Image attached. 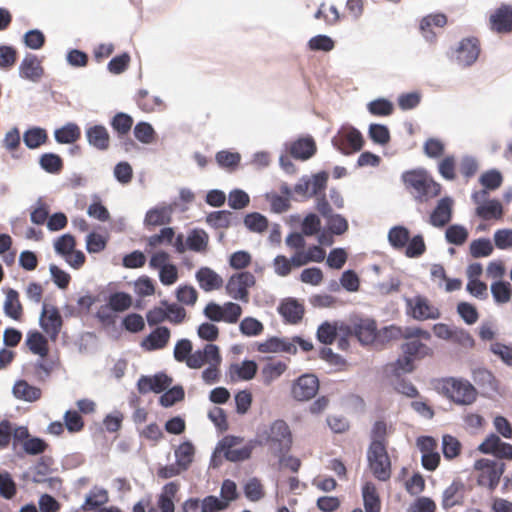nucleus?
Segmentation results:
<instances>
[{"label": "nucleus", "instance_id": "f257e3e1", "mask_svg": "<svg viewBox=\"0 0 512 512\" xmlns=\"http://www.w3.org/2000/svg\"><path fill=\"white\" fill-rule=\"evenodd\" d=\"M401 180L405 189L419 203H427L439 196L441 186L424 169H412L402 173Z\"/></svg>", "mask_w": 512, "mask_h": 512}, {"label": "nucleus", "instance_id": "f03ea898", "mask_svg": "<svg viewBox=\"0 0 512 512\" xmlns=\"http://www.w3.org/2000/svg\"><path fill=\"white\" fill-rule=\"evenodd\" d=\"M369 468L380 481H387L391 477V461L387 453L386 444L371 442L367 451Z\"/></svg>", "mask_w": 512, "mask_h": 512}, {"label": "nucleus", "instance_id": "7ed1b4c3", "mask_svg": "<svg viewBox=\"0 0 512 512\" xmlns=\"http://www.w3.org/2000/svg\"><path fill=\"white\" fill-rule=\"evenodd\" d=\"M266 436L259 435L260 443H269L275 455L287 452L292 444V437L288 425L283 419H277L270 427Z\"/></svg>", "mask_w": 512, "mask_h": 512}, {"label": "nucleus", "instance_id": "20e7f679", "mask_svg": "<svg viewBox=\"0 0 512 512\" xmlns=\"http://www.w3.org/2000/svg\"><path fill=\"white\" fill-rule=\"evenodd\" d=\"M445 394L455 403L469 405L476 400L477 391L474 386L466 380L455 378L446 379L443 382Z\"/></svg>", "mask_w": 512, "mask_h": 512}, {"label": "nucleus", "instance_id": "39448f33", "mask_svg": "<svg viewBox=\"0 0 512 512\" xmlns=\"http://www.w3.org/2000/svg\"><path fill=\"white\" fill-rule=\"evenodd\" d=\"M243 442V438L238 436L228 435L225 436L217 445L213 454V459L217 457V454L223 453L224 457L232 462L243 461L250 458L253 445L247 444L241 448H235Z\"/></svg>", "mask_w": 512, "mask_h": 512}, {"label": "nucleus", "instance_id": "423d86ee", "mask_svg": "<svg viewBox=\"0 0 512 512\" xmlns=\"http://www.w3.org/2000/svg\"><path fill=\"white\" fill-rule=\"evenodd\" d=\"M255 276L248 271L233 274L227 281L226 292L235 300L247 303L249 288L255 285Z\"/></svg>", "mask_w": 512, "mask_h": 512}, {"label": "nucleus", "instance_id": "0eeeda50", "mask_svg": "<svg viewBox=\"0 0 512 512\" xmlns=\"http://www.w3.org/2000/svg\"><path fill=\"white\" fill-rule=\"evenodd\" d=\"M347 335H354L361 344H372L377 336L376 322L368 318H358L350 324L340 327Z\"/></svg>", "mask_w": 512, "mask_h": 512}, {"label": "nucleus", "instance_id": "6e6552de", "mask_svg": "<svg viewBox=\"0 0 512 512\" xmlns=\"http://www.w3.org/2000/svg\"><path fill=\"white\" fill-rule=\"evenodd\" d=\"M474 468L478 471V484L494 489L503 474V464L489 459L477 460Z\"/></svg>", "mask_w": 512, "mask_h": 512}, {"label": "nucleus", "instance_id": "1a4fd4ad", "mask_svg": "<svg viewBox=\"0 0 512 512\" xmlns=\"http://www.w3.org/2000/svg\"><path fill=\"white\" fill-rule=\"evenodd\" d=\"M334 146L344 154H352L362 149V134L353 127H343L333 138Z\"/></svg>", "mask_w": 512, "mask_h": 512}, {"label": "nucleus", "instance_id": "9d476101", "mask_svg": "<svg viewBox=\"0 0 512 512\" xmlns=\"http://www.w3.org/2000/svg\"><path fill=\"white\" fill-rule=\"evenodd\" d=\"M406 311L409 316L419 321L435 320L441 315L439 309L421 295L406 299Z\"/></svg>", "mask_w": 512, "mask_h": 512}, {"label": "nucleus", "instance_id": "9b49d317", "mask_svg": "<svg viewBox=\"0 0 512 512\" xmlns=\"http://www.w3.org/2000/svg\"><path fill=\"white\" fill-rule=\"evenodd\" d=\"M320 387L319 379L316 375L306 373L293 381L291 386V396L296 401H308L315 397Z\"/></svg>", "mask_w": 512, "mask_h": 512}, {"label": "nucleus", "instance_id": "f8f14e48", "mask_svg": "<svg viewBox=\"0 0 512 512\" xmlns=\"http://www.w3.org/2000/svg\"><path fill=\"white\" fill-rule=\"evenodd\" d=\"M63 325L62 317L56 307L43 305L40 326L51 341H56Z\"/></svg>", "mask_w": 512, "mask_h": 512}, {"label": "nucleus", "instance_id": "ddd939ff", "mask_svg": "<svg viewBox=\"0 0 512 512\" xmlns=\"http://www.w3.org/2000/svg\"><path fill=\"white\" fill-rule=\"evenodd\" d=\"M480 41L476 37H467L459 42L456 53V60L459 65L469 67L474 64L480 54Z\"/></svg>", "mask_w": 512, "mask_h": 512}, {"label": "nucleus", "instance_id": "4468645a", "mask_svg": "<svg viewBox=\"0 0 512 512\" xmlns=\"http://www.w3.org/2000/svg\"><path fill=\"white\" fill-rule=\"evenodd\" d=\"M172 382L173 379L170 376L161 372L153 376H141L137 382V388L141 394L162 393L171 386Z\"/></svg>", "mask_w": 512, "mask_h": 512}, {"label": "nucleus", "instance_id": "2eb2a0df", "mask_svg": "<svg viewBox=\"0 0 512 512\" xmlns=\"http://www.w3.org/2000/svg\"><path fill=\"white\" fill-rule=\"evenodd\" d=\"M479 450L486 454H493L501 459L512 460V445L502 442L495 434H490L479 445Z\"/></svg>", "mask_w": 512, "mask_h": 512}, {"label": "nucleus", "instance_id": "dca6fc26", "mask_svg": "<svg viewBox=\"0 0 512 512\" xmlns=\"http://www.w3.org/2000/svg\"><path fill=\"white\" fill-rule=\"evenodd\" d=\"M491 30L497 33H509L512 31V7L502 5L497 8L489 18Z\"/></svg>", "mask_w": 512, "mask_h": 512}, {"label": "nucleus", "instance_id": "f3484780", "mask_svg": "<svg viewBox=\"0 0 512 512\" xmlns=\"http://www.w3.org/2000/svg\"><path fill=\"white\" fill-rule=\"evenodd\" d=\"M60 366L61 361L58 355L39 357V359L33 364L34 377L40 382H45Z\"/></svg>", "mask_w": 512, "mask_h": 512}, {"label": "nucleus", "instance_id": "a211bd4d", "mask_svg": "<svg viewBox=\"0 0 512 512\" xmlns=\"http://www.w3.org/2000/svg\"><path fill=\"white\" fill-rule=\"evenodd\" d=\"M195 278L199 287L205 292H211L222 288L223 278L210 267H201L197 270Z\"/></svg>", "mask_w": 512, "mask_h": 512}, {"label": "nucleus", "instance_id": "6ab92c4d", "mask_svg": "<svg viewBox=\"0 0 512 512\" xmlns=\"http://www.w3.org/2000/svg\"><path fill=\"white\" fill-rule=\"evenodd\" d=\"M219 348L214 344H206L203 350H197L191 353L187 359L186 365L191 369H199L203 365L208 364L211 360L219 358Z\"/></svg>", "mask_w": 512, "mask_h": 512}, {"label": "nucleus", "instance_id": "aec40b11", "mask_svg": "<svg viewBox=\"0 0 512 512\" xmlns=\"http://www.w3.org/2000/svg\"><path fill=\"white\" fill-rule=\"evenodd\" d=\"M383 338L387 340L399 339V338H423L424 340H429L431 338V334L418 327H406L405 329H401L396 326H390L383 329L382 332Z\"/></svg>", "mask_w": 512, "mask_h": 512}, {"label": "nucleus", "instance_id": "412c9836", "mask_svg": "<svg viewBox=\"0 0 512 512\" xmlns=\"http://www.w3.org/2000/svg\"><path fill=\"white\" fill-rule=\"evenodd\" d=\"M361 495L364 512H381L382 501L376 485L367 481L362 485Z\"/></svg>", "mask_w": 512, "mask_h": 512}, {"label": "nucleus", "instance_id": "4be33fe9", "mask_svg": "<svg viewBox=\"0 0 512 512\" xmlns=\"http://www.w3.org/2000/svg\"><path fill=\"white\" fill-rule=\"evenodd\" d=\"M278 312L284 318L285 322L297 324L302 320L305 308L296 299L288 298L281 302L278 307Z\"/></svg>", "mask_w": 512, "mask_h": 512}, {"label": "nucleus", "instance_id": "5701e85b", "mask_svg": "<svg viewBox=\"0 0 512 512\" xmlns=\"http://www.w3.org/2000/svg\"><path fill=\"white\" fill-rule=\"evenodd\" d=\"M453 201L449 197L441 198L430 215V224L444 227L451 221Z\"/></svg>", "mask_w": 512, "mask_h": 512}, {"label": "nucleus", "instance_id": "b1692460", "mask_svg": "<svg viewBox=\"0 0 512 512\" xmlns=\"http://www.w3.org/2000/svg\"><path fill=\"white\" fill-rule=\"evenodd\" d=\"M44 73L41 62L37 56L28 54L22 60L19 66V74L22 78L37 82L40 80Z\"/></svg>", "mask_w": 512, "mask_h": 512}, {"label": "nucleus", "instance_id": "393cba45", "mask_svg": "<svg viewBox=\"0 0 512 512\" xmlns=\"http://www.w3.org/2000/svg\"><path fill=\"white\" fill-rule=\"evenodd\" d=\"M25 346L32 354L39 357H46L49 355L50 348L48 338L37 330H31L27 333Z\"/></svg>", "mask_w": 512, "mask_h": 512}, {"label": "nucleus", "instance_id": "a878e982", "mask_svg": "<svg viewBox=\"0 0 512 512\" xmlns=\"http://www.w3.org/2000/svg\"><path fill=\"white\" fill-rule=\"evenodd\" d=\"M88 143L98 150L105 151L110 146V135L103 125H94L86 130Z\"/></svg>", "mask_w": 512, "mask_h": 512}, {"label": "nucleus", "instance_id": "bb28decb", "mask_svg": "<svg viewBox=\"0 0 512 512\" xmlns=\"http://www.w3.org/2000/svg\"><path fill=\"white\" fill-rule=\"evenodd\" d=\"M170 339V330L165 326L154 329L143 341V346L149 350H160L166 347Z\"/></svg>", "mask_w": 512, "mask_h": 512}, {"label": "nucleus", "instance_id": "cd10ccee", "mask_svg": "<svg viewBox=\"0 0 512 512\" xmlns=\"http://www.w3.org/2000/svg\"><path fill=\"white\" fill-rule=\"evenodd\" d=\"M474 383L484 392L493 393L498 391V381L487 369L478 368L473 371Z\"/></svg>", "mask_w": 512, "mask_h": 512}, {"label": "nucleus", "instance_id": "c85d7f7f", "mask_svg": "<svg viewBox=\"0 0 512 512\" xmlns=\"http://www.w3.org/2000/svg\"><path fill=\"white\" fill-rule=\"evenodd\" d=\"M257 372V365L254 361H243L241 364H231L228 370L232 381L251 380Z\"/></svg>", "mask_w": 512, "mask_h": 512}, {"label": "nucleus", "instance_id": "c756f323", "mask_svg": "<svg viewBox=\"0 0 512 512\" xmlns=\"http://www.w3.org/2000/svg\"><path fill=\"white\" fill-rule=\"evenodd\" d=\"M3 309L7 317L18 322L22 321L23 307L19 300V294L16 290L10 289L7 292Z\"/></svg>", "mask_w": 512, "mask_h": 512}, {"label": "nucleus", "instance_id": "7c9ffc66", "mask_svg": "<svg viewBox=\"0 0 512 512\" xmlns=\"http://www.w3.org/2000/svg\"><path fill=\"white\" fill-rule=\"evenodd\" d=\"M325 256L326 252L322 247L318 245L310 246L308 250H304V252L294 253L295 267H302L310 262H322Z\"/></svg>", "mask_w": 512, "mask_h": 512}, {"label": "nucleus", "instance_id": "2f4dec72", "mask_svg": "<svg viewBox=\"0 0 512 512\" xmlns=\"http://www.w3.org/2000/svg\"><path fill=\"white\" fill-rule=\"evenodd\" d=\"M316 153V144L312 138H301L293 142L290 154L300 160H307Z\"/></svg>", "mask_w": 512, "mask_h": 512}, {"label": "nucleus", "instance_id": "473e14b6", "mask_svg": "<svg viewBox=\"0 0 512 512\" xmlns=\"http://www.w3.org/2000/svg\"><path fill=\"white\" fill-rule=\"evenodd\" d=\"M188 250L197 253H206L208 250L209 236L202 229H193L186 238Z\"/></svg>", "mask_w": 512, "mask_h": 512}, {"label": "nucleus", "instance_id": "72a5a7b5", "mask_svg": "<svg viewBox=\"0 0 512 512\" xmlns=\"http://www.w3.org/2000/svg\"><path fill=\"white\" fill-rule=\"evenodd\" d=\"M463 484L459 482H453L443 492L442 496V507L444 509H450L454 506L461 505L463 502Z\"/></svg>", "mask_w": 512, "mask_h": 512}, {"label": "nucleus", "instance_id": "f704fd0d", "mask_svg": "<svg viewBox=\"0 0 512 512\" xmlns=\"http://www.w3.org/2000/svg\"><path fill=\"white\" fill-rule=\"evenodd\" d=\"M136 101L138 107L146 113L160 111L164 108V102L159 97L151 95L147 90H140Z\"/></svg>", "mask_w": 512, "mask_h": 512}, {"label": "nucleus", "instance_id": "c9c22d12", "mask_svg": "<svg viewBox=\"0 0 512 512\" xmlns=\"http://www.w3.org/2000/svg\"><path fill=\"white\" fill-rule=\"evenodd\" d=\"M13 394L16 398L25 401H36L41 397V389L30 385L25 380H19L14 384Z\"/></svg>", "mask_w": 512, "mask_h": 512}, {"label": "nucleus", "instance_id": "e433bc0d", "mask_svg": "<svg viewBox=\"0 0 512 512\" xmlns=\"http://www.w3.org/2000/svg\"><path fill=\"white\" fill-rule=\"evenodd\" d=\"M476 214L484 220H498L503 216V207L498 200H488L476 208Z\"/></svg>", "mask_w": 512, "mask_h": 512}, {"label": "nucleus", "instance_id": "4c0bfd02", "mask_svg": "<svg viewBox=\"0 0 512 512\" xmlns=\"http://www.w3.org/2000/svg\"><path fill=\"white\" fill-rule=\"evenodd\" d=\"M171 208L159 207L150 209L145 215V224L149 226H160L171 221Z\"/></svg>", "mask_w": 512, "mask_h": 512}, {"label": "nucleus", "instance_id": "58836bf2", "mask_svg": "<svg viewBox=\"0 0 512 512\" xmlns=\"http://www.w3.org/2000/svg\"><path fill=\"white\" fill-rule=\"evenodd\" d=\"M496 304H506L512 299V285L507 281H495L490 286Z\"/></svg>", "mask_w": 512, "mask_h": 512}, {"label": "nucleus", "instance_id": "ea45409f", "mask_svg": "<svg viewBox=\"0 0 512 512\" xmlns=\"http://www.w3.org/2000/svg\"><path fill=\"white\" fill-rule=\"evenodd\" d=\"M54 136L58 143L71 144L76 142L80 138L81 132L76 124L68 123L63 127L57 129L54 133Z\"/></svg>", "mask_w": 512, "mask_h": 512}, {"label": "nucleus", "instance_id": "a19ab883", "mask_svg": "<svg viewBox=\"0 0 512 512\" xmlns=\"http://www.w3.org/2000/svg\"><path fill=\"white\" fill-rule=\"evenodd\" d=\"M109 500L107 490L99 487L91 489L82 506L84 511H90L107 503Z\"/></svg>", "mask_w": 512, "mask_h": 512}, {"label": "nucleus", "instance_id": "79ce46f5", "mask_svg": "<svg viewBox=\"0 0 512 512\" xmlns=\"http://www.w3.org/2000/svg\"><path fill=\"white\" fill-rule=\"evenodd\" d=\"M411 340L402 345L403 354H408L416 359H421L427 355H430L431 349L424 343L420 338H410Z\"/></svg>", "mask_w": 512, "mask_h": 512}, {"label": "nucleus", "instance_id": "37998d69", "mask_svg": "<svg viewBox=\"0 0 512 512\" xmlns=\"http://www.w3.org/2000/svg\"><path fill=\"white\" fill-rule=\"evenodd\" d=\"M48 140V135L45 129L34 127L28 129L23 135L25 145L30 149H36L45 144Z\"/></svg>", "mask_w": 512, "mask_h": 512}, {"label": "nucleus", "instance_id": "c03bdc74", "mask_svg": "<svg viewBox=\"0 0 512 512\" xmlns=\"http://www.w3.org/2000/svg\"><path fill=\"white\" fill-rule=\"evenodd\" d=\"M194 454L195 448L192 443L183 442L175 450L176 462L186 471L193 462Z\"/></svg>", "mask_w": 512, "mask_h": 512}, {"label": "nucleus", "instance_id": "a18cd8bd", "mask_svg": "<svg viewBox=\"0 0 512 512\" xmlns=\"http://www.w3.org/2000/svg\"><path fill=\"white\" fill-rule=\"evenodd\" d=\"M410 232L404 226H395L389 230L388 240L395 249H404L409 241Z\"/></svg>", "mask_w": 512, "mask_h": 512}, {"label": "nucleus", "instance_id": "49530a36", "mask_svg": "<svg viewBox=\"0 0 512 512\" xmlns=\"http://www.w3.org/2000/svg\"><path fill=\"white\" fill-rule=\"evenodd\" d=\"M133 122V118L130 115L123 112H119L115 114L110 124L113 130L118 134V136L122 137L130 132L133 126Z\"/></svg>", "mask_w": 512, "mask_h": 512}, {"label": "nucleus", "instance_id": "de8ad7c7", "mask_svg": "<svg viewBox=\"0 0 512 512\" xmlns=\"http://www.w3.org/2000/svg\"><path fill=\"white\" fill-rule=\"evenodd\" d=\"M39 164L43 170L51 174H58L63 169V160L55 153H44L39 159Z\"/></svg>", "mask_w": 512, "mask_h": 512}, {"label": "nucleus", "instance_id": "09e8293b", "mask_svg": "<svg viewBox=\"0 0 512 512\" xmlns=\"http://www.w3.org/2000/svg\"><path fill=\"white\" fill-rule=\"evenodd\" d=\"M338 325L336 322H323L317 329V339L320 343L330 345L334 343L337 337Z\"/></svg>", "mask_w": 512, "mask_h": 512}, {"label": "nucleus", "instance_id": "8fccbe9b", "mask_svg": "<svg viewBox=\"0 0 512 512\" xmlns=\"http://www.w3.org/2000/svg\"><path fill=\"white\" fill-rule=\"evenodd\" d=\"M17 494V485L12 475L6 470H0V496L12 499Z\"/></svg>", "mask_w": 512, "mask_h": 512}, {"label": "nucleus", "instance_id": "3c124183", "mask_svg": "<svg viewBox=\"0 0 512 512\" xmlns=\"http://www.w3.org/2000/svg\"><path fill=\"white\" fill-rule=\"evenodd\" d=\"M469 237L468 230L459 224L449 226L445 232V238L448 243L461 246Z\"/></svg>", "mask_w": 512, "mask_h": 512}, {"label": "nucleus", "instance_id": "603ef678", "mask_svg": "<svg viewBox=\"0 0 512 512\" xmlns=\"http://www.w3.org/2000/svg\"><path fill=\"white\" fill-rule=\"evenodd\" d=\"M108 305L115 312H123L132 306V297L125 292H115L109 296Z\"/></svg>", "mask_w": 512, "mask_h": 512}, {"label": "nucleus", "instance_id": "864d4df0", "mask_svg": "<svg viewBox=\"0 0 512 512\" xmlns=\"http://www.w3.org/2000/svg\"><path fill=\"white\" fill-rule=\"evenodd\" d=\"M469 250L473 258L488 257L493 253V245L489 239L480 238L470 243Z\"/></svg>", "mask_w": 512, "mask_h": 512}, {"label": "nucleus", "instance_id": "5fc2aeb1", "mask_svg": "<svg viewBox=\"0 0 512 512\" xmlns=\"http://www.w3.org/2000/svg\"><path fill=\"white\" fill-rule=\"evenodd\" d=\"M76 247L75 237L69 233L61 235L54 241V249L58 255L65 258Z\"/></svg>", "mask_w": 512, "mask_h": 512}, {"label": "nucleus", "instance_id": "6e6d98bb", "mask_svg": "<svg viewBox=\"0 0 512 512\" xmlns=\"http://www.w3.org/2000/svg\"><path fill=\"white\" fill-rule=\"evenodd\" d=\"M287 369V365L282 361L267 363L262 368V376L266 384H270L272 381L280 377Z\"/></svg>", "mask_w": 512, "mask_h": 512}, {"label": "nucleus", "instance_id": "4d7b16f0", "mask_svg": "<svg viewBox=\"0 0 512 512\" xmlns=\"http://www.w3.org/2000/svg\"><path fill=\"white\" fill-rule=\"evenodd\" d=\"M244 224L250 231L257 233H262L268 228L267 218L257 212L246 215Z\"/></svg>", "mask_w": 512, "mask_h": 512}, {"label": "nucleus", "instance_id": "13d9d810", "mask_svg": "<svg viewBox=\"0 0 512 512\" xmlns=\"http://www.w3.org/2000/svg\"><path fill=\"white\" fill-rule=\"evenodd\" d=\"M49 218V206L43 199H38L31 208L30 219L36 225H43Z\"/></svg>", "mask_w": 512, "mask_h": 512}, {"label": "nucleus", "instance_id": "bf43d9fd", "mask_svg": "<svg viewBox=\"0 0 512 512\" xmlns=\"http://www.w3.org/2000/svg\"><path fill=\"white\" fill-rule=\"evenodd\" d=\"M185 392L182 386H173L165 391L159 398V403L163 407H171L184 399Z\"/></svg>", "mask_w": 512, "mask_h": 512}, {"label": "nucleus", "instance_id": "052dcab7", "mask_svg": "<svg viewBox=\"0 0 512 512\" xmlns=\"http://www.w3.org/2000/svg\"><path fill=\"white\" fill-rule=\"evenodd\" d=\"M232 216V212L221 210L210 213L206 220L214 228H228L231 225Z\"/></svg>", "mask_w": 512, "mask_h": 512}, {"label": "nucleus", "instance_id": "680f3d73", "mask_svg": "<svg viewBox=\"0 0 512 512\" xmlns=\"http://www.w3.org/2000/svg\"><path fill=\"white\" fill-rule=\"evenodd\" d=\"M426 251V245L422 235H416L409 238L405 247V255L409 258H418Z\"/></svg>", "mask_w": 512, "mask_h": 512}, {"label": "nucleus", "instance_id": "e2e57ef3", "mask_svg": "<svg viewBox=\"0 0 512 512\" xmlns=\"http://www.w3.org/2000/svg\"><path fill=\"white\" fill-rule=\"evenodd\" d=\"M177 300L187 306H193L197 302L198 292L191 285L179 286L176 290Z\"/></svg>", "mask_w": 512, "mask_h": 512}, {"label": "nucleus", "instance_id": "0e129e2a", "mask_svg": "<svg viewBox=\"0 0 512 512\" xmlns=\"http://www.w3.org/2000/svg\"><path fill=\"white\" fill-rule=\"evenodd\" d=\"M368 111L374 116H389L393 113V104L384 98L376 99L368 104Z\"/></svg>", "mask_w": 512, "mask_h": 512}, {"label": "nucleus", "instance_id": "69168bd1", "mask_svg": "<svg viewBox=\"0 0 512 512\" xmlns=\"http://www.w3.org/2000/svg\"><path fill=\"white\" fill-rule=\"evenodd\" d=\"M135 138L144 144H150L155 140V131L147 122H139L134 127Z\"/></svg>", "mask_w": 512, "mask_h": 512}, {"label": "nucleus", "instance_id": "338daca9", "mask_svg": "<svg viewBox=\"0 0 512 512\" xmlns=\"http://www.w3.org/2000/svg\"><path fill=\"white\" fill-rule=\"evenodd\" d=\"M239 329L245 336H257L263 332L264 326L259 320L253 317H245L240 322Z\"/></svg>", "mask_w": 512, "mask_h": 512}, {"label": "nucleus", "instance_id": "774afa93", "mask_svg": "<svg viewBox=\"0 0 512 512\" xmlns=\"http://www.w3.org/2000/svg\"><path fill=\"white\" fill-rule=\"evenodd\" d=\"M274 271L278 276L286 277L291 273L295 267L294 254L290 259L284 255H277L273 260Z\"/></svg>", "mask_w": 512, "mask_h": 512}]
</instances>
